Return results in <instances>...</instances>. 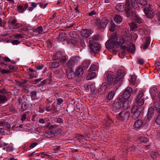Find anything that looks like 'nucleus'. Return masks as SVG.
<instances>
[{"mask_svg": "<svg viewBox=\"0 0 160 160\" xmlns=\"http://www.w3.org/2000/svg\"><path fill=\"white\" fill-rule=\"evenodd\" d=\"M144 110V108L143 107L138 106L136 105H134L131 110L132 118L136 119L141 117L143 114V111Z\"/></svg>", "mask_w": 160, "mask_h": 160, "instance_id": "f257e3e1", "label": "nucleus"}, {"mask_svg": "<svg viewBox=\"0 0 160 160\" xmlns=\"http://www.w3.org/2000/svg\"><path fill=\"white\" fill-rule=\"evenodd\" d=\"M89 51L91 54H94L98 53L100 51L101 45L98 42H95L93 41H90Z\"/></svg>", "mask_w": 160, "mask_h": 160, "instance_id": "f03ea898", "label": "nucleus"}, {"mask_svg": "<svg viewBox=\"0 0 160 160\" xmlns=\"http://www.w3.org/2000/svg\"><path fill=\"white\" fill-rule=\"evenodd\" d=\"M129 2L127 3L124 6V10L126 13V15L130 19L132 20L137 15L135 11L131 7H130Z\"/></svg>", "mask_w": 160, "mask_h": 160, "instance_id": "7ed1b4c3", "label": "nucleus"}, {"mask_svg": "<svg viewBox=\"0 0 160 160\" xmlns=\"http://www.w3.org/2000/svg\"><path fill=\"white\" fill-rule=\"evenodd\" d=\"M124 73L123 71L121 70H118L116 74V77L113 82V85L115 86L116 89L120 86L122 83L121 79L124 76Z\"/></svg>", "mask_w": 160, "mask_h": 160, "instance_id": "20e7f679", "label": "nucleus"}, {"mask_svg": "<svg viewBox=\"0 0 160 160\" xmlns=\"http://www.w3.org/2000/svg\"><path fill=\"white\" fill-rule=\"evenodd\" d=\"M115 38V36L113 35L111 37L110 39L106 42L105 46L107 49H112L117 47V43Z\"/></svg>", "mask_w": 160, "mask_h": 160, "instance_id": "39448f33", "label": "nucleus"}, {"mask_svg": "<svg viewBox=\"0 0 160 160\" xmlns=\"http://www.w3.org/2000/svg\"><path fill=\"white\" fill-rule=\"evenodd\" d=\"M132 89L130 87H127L125 90L122 95H120L118 98V100H122L123 99H128L132 93ZM122 101H123L121 100Z\"/></svg>", "mask_w": 160, "mask_h": 160, "instance_id": "423d86ee", "label": "nucleus"}, {"mask_svg": "<svg viewBox=\"0 0 160 160\" xmlns=\"http://www.w3.org/2000/svg\"><path fill=\"white\" fill-rule=\"evenodd\" d=\"M143 11L146 17L148 18H152L154 14L153 9L150 4L146 5L143 9Z\"/></svg>", "mask_w": 160, "mask_h": 160, "instance_id": "0eeeda50", "label": "nucleus"}, {"mask_svg": "<svg viewBox=\"0 0 160 160\" xmlns=\"http://www.w3.org/2000/svg\"><path fill=\"white\" fill-rule=\"evenodd\" d=\"M130 115L129 111H123L120 112L118 115L119 120L126 122L128 119Z\"/></svg>", "mask_w": 160, "mask_h": 160, "instance_id": "6e6552de", "label": "nucleus"}, {"mask_svg": "<svg viewBox=\"0 0 160 160\" xmlns=\"http://www.w3.org/2000/svg\"><path fill=\"white\" fill-rule=\"evenodd\" d=\"M144 94L142 91H139L136 98V102L138 106H141L144 103Z\"/></svg>", "mask_w": 160, "mask_h": 160, "instance_id": "1a4fd4ad", "label": "nucleus"}, {"mask_svg": "<svg viewBox=\"0 0 160 160\" xmlns=\"http://www.w3.org/2000/svg\"><path fill=\"white\" fill-rule=\"evenodd\" d=\"M128 1L130 7L133 8L137 10H140V8L137 2V0H126L124 6Z\"/></svg>", "mask_w": 160, "mask_h": 160, "instance_id": "9d476101", "label": "nucleus"}, {"mask_svg": "<svg viewBox=\"0 0 160 160\" xmlns=\"http://www.w3.org/2000/svg\"><path fill=\"white\" fill-rule=\"evenodd\" d=\"M107 77V82L109 85L112 84L113 85V80L115 76L113 72H108L106 73Z\"/></svg>", "mask_w": 160, "mask_h": 160, "instance_id": "9b49d317", "label": "nucleus"}, {"mask_svg": "<svg viewBox=\"0 0 160 160\" xmlns=\"http://www.w3.org/2000/svg\"><path fill=\"white\" fill-rule=\"evenodd\" d=\"M106 18L105 17L100 20L98 19L97 20V23H98V28L99 29H103L105 28L106 26L107 22H106Z\"/></svg>", "mask_w": 160, "mask_h": 160, "instance_id": "f8f14e48", "label": "nucleus"}, {"mask_svg": "<svg viewBox=\"0 0 160 160\" xmlns=\"http://www.w3.org/2000/svg\"><path fill=\"white\" fill-rule=\"evenodd\" d=\"M154 108L153 106H151L148 108L147 120L149 121L152 119L154 115Z\"/></svg>", "mask_w": 160, "mask_h": 160, "instance_id": "ddd939ff", "label": "nucleus"}, {"mask_svg": "<svg viewBox=\"0 0 160 160\" xmlns=\"http://www.w3.org/2000/svg\"><path fill=\"white\" fill-rule=\"evenodd\" d=\"M122 100H119V101L121 102L123 104L122 108L123 109L126 110L130 106V103H129V101L128 99H122L123 101H121Z\"/></svg>", "mask_w": 160, "mask_h": 160, "instance_id": "4468645a", "label": "nucleus"}, {"mask_svg": "<svg viewBox=\"0 0 160 160\" xmlns=\"http://www.w3.org/2000/svg\"><path fill=\"white\" fill-rule=\"evenodd\" d=\"M91 30L83 29L81 31V35L82 37L87 38L89 37L91 33Z\"/></svg>", "mask_w": 160, "mask_h": 160, "instance_id": "2eb2a0df", "label": "nucleus"}, {"mask_svg": "<svg viewBox=\"0 0 160 160\" xmlns=\"http://www.w3.org/2000/svg\"><path fill=\"white\" fill-rule=\"evenodd\" d=\"M53 60H60L63 62H66V59H65V57L62 58L61 52L57 53L53 55Z\"/></svg>", "mask_w": 160, "mask_h": 160, "instance_id": "dca6fc26", "label": "nucleus"}, {"mask_svg": "<svg viewBox=\"0 0 160 160\" xmlns=\"http://www.w3.org/2000/svg\"><path fill=\"white\" fill-rule=\"evenodd\" d=\"M112 108L113 111H116L120 109L121 108V103L117 101H115L112 103Z\"/></svg>", "mask_w": 160, "mask_h": 160, "instance_id": "f3484780", "label": "nucleus"}, {"mask_svg": "<svg viewBox=\"0 0 160 160\" xmlns=\"http://www.w3.org/2000/svg\"><path fill=\"white\" fill-rule=\"evenodd\" d=\"M115 94V92L113 90H112L110 92L108 95L106 96V100L107 102H109L112 99Z\"/></svg>", "mask_w": 160, "mask_h": 160, "instance_id": "a211bd4d", "label": "nucleus"}, {"mask_svg": "<svg viewBox=\"0 0 160 160\" xmlns=\"http://www.w3.org/2000/svg\"><path fill=\"white\" fill-rule=\"evenodd\" d=\"M113 35H114L115 36V41L117 43V45H122L125 42L124 40L122 37H117L115 34H113Z\"/></svg>", "mask_w": 160, "mask_h": 160, "instance_id": "6ab92c4d", "label": "nucleus"}, {"mask_svg": "<svg viewBox=\"0 0 160 160\" xmlns=\"http://www.w3.org/2000/svg\"><path fill=\"white\" fill-rule=\"evenodd\" d=\"M143 122L142 120L138 119L134 122L133 126L135 128L138 129L140 128L142 125Z\"/></svg>", "mask_w": 160, "mask_h": 160, "instance_id": "aec40b11", "label": "nucleus"}, {"mask_svg": "<svg viewBox=\"0 0 160 160\" xmlns=\"http://www.w3.org/2000/svg\"><path fill=\"white\" fill-rule=\"evenodd\" d=\"M158 89L155 87L152 88L150 91L151 96L153 97L159 96V94H158Z\"/></svg>", "mask_w": 160, "mask_h": 160, "instance_id": "412c9836", "label": "nucleus"}, {"mask_svg": "<svg viewBox=\"0 0 160 160\" xmlns=\"http://www.w3.org/2000/svg\"><path fill=\"white\" fill-rule=\"evenodd\" d=\"M132 20L139 24H142L144 22L143 20L137 14Z\"/></svg>", "mask_w": 160, "mask_h": 160, "instance_id": "4be33fe9", "label": "nucleus"}, {"mask_svg": "<svg viewBox=\"0 0 160 160\" xmlns=\"http://www.w3.org/2000/svg\"><path fill=\"white\" fill-rule=\"evenodd\" d=\"M107 88V83L105 82L103 83L98 89V92H101L102 94L104 93L105 92Z\"/></svg>", "mask_w": 160, "mask_h": 160, "instance_id": "5701e85b", "label": "nucleus"}, {"mask_svg": "<svg viewBox=\"0 0 160 160\" xmlns=\"http://www.w3.org/2000/svg\"><path fill=\"white\" fill-rule=\"evenodd\" d=\"M154 106L158 115H160V103L158 101H155L154 103Z\"/></svg>", "mask_w": 160, "mask_h": 160, "instance_id": "b1692460", "label": "nucleus"}, {"mask_svg": "<svg viewBox=\"0 0 160 160\" xmlns=\"http://www.w3.org/2000/svg\"><path fill=\"white\" fill-rule=\"evenodd\" d=\"M30 96L32 100H38L40 98L37 96V92L35 91H31L30 93Z\"/></svg>", "mask_w": 160, "mask_h": 160, "instance_id": "393cba45", "label": "nucleus"}, {"mask_svg": "<svg viewBox=\"0 0 160 160\" xmlns=\"http://www.w3.org/2000/svg\"><path fill=\"white\" fill-rule=\"evenodd\" d=\"M83 69L82 67L78 68L75 72V75L78 77H80L83 74Z\"/></svg>", "mask_w": 160, "mask_h": 160, "instance_id": "a878e982", "label": "nucleus"}, {"mask_svg": "<svg viewBox=\"0 0 160 160\" xmlns=\"http://www.w3.org/2000/svg\"><path fill=\"white\" fill-rule=\"evenodd\" d=\"M103 121L104 125L107 128H108L113 122L112 120L110 118H106V119L104 120Z\"/></svg>", "mask_w": 160, "mask_h": 160, "instance_id": "bb28decb", "label": "nucleus"}, {"mask_svg": "<svg viewBox=\"0 0 160 160\" xmlns=\"http://www.w3.org/2000/svg\"><path fill=\"white\" fill-rule=\"evenodd\" d=\"M66 72L67 77L68 79H72L74 77L75 74L73 71L71 70H69L67 71Z\"/></svg>", "mask_w": 160, "mask_h": 160, "instance_id": "cd10ccee", "label": "nucleus"}, {"mask_svg": "<svg viewBox=\"0 0 160 160\" xmlns=\"http://www.w3.org/2000/svg\"><path fill=\"white\" fill-rule=\"evenodd\" d=\"M59 63L58 61H54L51 63L50 64V69H52L53 68H56L59 66Z\"/></svg>", "mask_w": 160, "mask_h": 160, "instance_id": "c85d7f7f", "label": "nucleus"}, {"mask_svg": "<svg viewBox=\"0 0 160 160\" xmlns=\"http://www.w3.org/2000/svg\"><path fill=\"white\" fill-rule=\"evenodd\" d=\"M114 20L117 23H120L122 21L121 17L118 15H116L114 18Z\"/></svg>", "mask_w": 160, "mask_h": 160, "instance_id": "c756f323", "label": "nucleus"}, {"mask_svg": "<svg viewBox=\"0 0 160 160\" xmlns=\"http://www.w3.org/2000/svg\"><path fill=\"white\" fill-rule=\"evenodd\" d=\"M128 25L130 27L131 29L132 30H134L138 28V26L135 22H133L128 23Z\"/></svg>", "mask_w": 160, "mask_h": 160, "instance_id": "7c9ffc66", "label": "nucleus"}, {"mask_svg": "<svg viewBox=\"0 0 160 160\" xmlns=\"http://www.w3.org/2000/svg\"><path fill=\"white\" fill-rule=\"evenodd\" d=\"M145 42L143 46V49L147 48L150 44V39L149 37H147L145 40Z\"/></svg>", "mask_w": 160, "mask_h": 160, "instance_id": "2f4dec72", "label": "nucleus"}, {"mask_svg": "<svg viewBox=\"0 0 160 160\" xmlns=\"http://www.w3.org/2000/svg\"><path fill=\"white\" fill-rule=\"evenodd\" d=\"M120 48L121 50H122L121 51V54L124 56L126 55V52L128 51V47L125 46H121Z\"/></svg>", "mask_w": 160, "mask_h": 160, "instance_id": "473e14b6", "label": "nucleus"}, {"mask_svg": "<svg viewBox=\"0 0 160 160\" xmlns=\"http://www.w3.org/2000/svg\"><path fill=\"white\" fill-rule=\"evenodd\" d=\"M67 38L66 35L65 33H60L59 34L58 39L60 41H64Z\"/></svg>", "mask_w": 160, "mask_h": 160, "instance_id": "72a5a7b5", "label": "nucleus"}, {"mask_svg": "<svg viewBox=\"0 0 160 160\" xmlns=\"http://www.w3.org/2000/svg\"><path fill=\"white\" fill-rule=\"evenodd\" d=\"M75 61V60L74 58L70 59L67 63V66L69 67H72L74 65Z\"/></svg>", "mask_w": 160, "mask_h": 160, "instance_id": "f704fd0d", "label": "nucleus"}, {"mask_svg": "<svg viewBox=\"0 0 160 160\" xmlns=\"http://www.w3.org/2000/svg\"><path fill=\"white\" fill-rule=\"evenodd\" d=\"M50 111L52 112V113L54 114H56L58 112V111L57 110V107L53 104H52V107L50 108Z\"/></svg>", "mask_w": 160, "mask_h": 160, "instance_id": "c9c22d12", "label": "nucleus"}, {"mask_svg": "<svg viewBox=\"0 0 160 160\" xmlns=\"http://www.w3.org/2000/svg\"><path fill=\"white\" fill-rule=\"evenodd\" d=\"M128 52L131 53H133L135 50V46L134 44L132 43L129 47H128Z\"/></svg>", "mask_w": 160, "mask_h": 160, "instance_id": "e433bc0d", "label": "nucleus"}, {"mask_svg": "<svg viewBox=\"0 0 160 160\" xmlns=\"http://www.w3.org/2000/svg\"><path fill=\"white\" fill-rule=\"evenodd\" d=\"M29 107V104L26 102L23 103L22 104V107L21 109V111L23 112L25 110H27Z\"/></svg>", "mask_w": 160, "mask_h": 160, "instance_id": "4c0bfd02", "label": "nucleus"}, {"mask_svg": "<svg viewBox=\"0 0 160 160\" xmlns=\"http://www.w3.org/2000/svg\"><path fill=\"white\" fill-rule=\"evenodd\" d=\"M91 92L92 94L95 95L98 92L97 90L96 89V87L93 85H91L90 86Z\"/></svg>", "mask_w": 160, "mask_h": 160, "instance_id": "58836bf2", "label": "nucleus"}, {"mask_svg": "<svg viewBox=\"0 0 160 160\" xmlns=\"http://www.w3.org/2000/svg\"><path fill=\"white\" fill-rule=\"evenodd\" d=\"M8 100L6 96L4 95H0V103H3L7 102Z\"/></svg>", "mask_w": 160, "mask_h": 160, "instance_id": "ea45409f", "label": "nucleus"}, {"mask_svg": "<svg viewBox=\"0 0 160 160\" xmlns=\"http://www.w3.org/2000/svg\"><path fill=\"white\" fill-rule=\"evenodd\" d=\"M90 62L89 61H85L82 63V66L84 69H86L90 65Z\"/></svg>", "mask_w": 160, "mask_h": 160, "instance_id": "a19ab883", "label": "nucleus"}, {"mask_svg": "<svg viewBox=\"0 0 160 160\" xmlns=\"http://www.w3.org/2000/svg\"><path fill=\"white\" fill-rule=\"evenodd\" d=\"M28 80H22V82L16 80V82L20 87L23 86L27 82Z\"/></svg>", "mask_w": 160, "mask_h": 160, "instance_id": "79ce46f5", "label": "nucleus"}, {"mask_svg": "<svg viewBox=\"0 0 160 160\" xmlns=\"http://www.w3.org/2000/svg\"><path fill=\"white\" fill-rule=\"evenodd\" d=\"M17 22V20L16 19H14L13 20H9L8 21V23L9 25L11 26H14L16 23Z\"/></svg>", "mask_w": 160, "mask_h": 160, "instance_id": "37998d69", "label": "nucleus"}, {"mask_svg": "<svg viewBox=\"0 0 160 160\" xmlns=\"http://www.w3.org/2000/svg\"><path fill=\"white\" fill-rule=\"evenodd\" d=\"M96 76V73L92 72L89 74L87 76L86 78L87 80L91 79Z\"/></svg>", "mask_w": 160, "mask_h": 160, "instance_id": "c03bdc74", "label": "nucleus"}, {"mask_svg": "<svg viewBox=\"0 0 160 160\" xmlns=\"http://www.w3.org/2000/svg\"><path fill=\"white\" fill-rule=\"evenodd\" d=\"M139 4L142 6H146L147 5V0H137Z\"/></svg>", "mask_w": 160, "mask_h": 160, "instance_id": "a18cd8bd", "label": "nucleus"}, {"mask_svg": "<svg viewBox=\"0 0 160 160\" xmlns=\"http://www.w3.org/2000/svg\"><path fill=\"white\" fill-rule=\"evenodd\" d=\"M69 35L70 37L75 38L77 36V33L75 31H72L69 32Z\"/></svg>", "mask_w": 160, "mask_h": 160, "instance_id": "49530a36", "label": "nucleus"}, {"mask_svg": "<svg viewBox=\"0 0 160 160\" xmlns=\"http://www.w3.org/2000/svg\"><path fill=\"white\" fill-rule=\"evenodd\" d=\"M47 137L49 138L53 137L55 136V133L54 132L50 131L47 133Z\"/></svg>", "mask_w": 160, "mask_h": 160, "instance_id": "de8ad7c7", "label": "nucleus"}, {"mask_svg": "<svg viewBox=\"0 0 160 160\" xmlns=\"http://www.w3.org/2000/svg\"><path fill=\"white\" fill-rule=\"evenodd\" d=\"M116 25L114 23L112 22L111 23V26L109 28V30L112 32H114L115 29Z\"/></svg>", "mask_w": 160, "mask_h": 160, "instance_id": "09e8293b", "label": "nucleus"}, {"mask_svg": "<svg viewBox=\"0 0 160 160\" xmlns=\"http://www.w3.org/2000/svg\"><path fill=\"white\" fill-rule=\"evenodd\" d=\"M139 139L142 142H143V143H146L148 142V139L147 138L144 137H140Z\"/></svg>", "mask_w": 160, "mask_h": 160, "instance_id": "8fccbe9b", "label": "nucleus"}, {"mask_svg": "<svg viewBox=\"0 0 160 160\" xmlns=\"http://www.w3.org/2000/svg\"><path fill=\"white\" fill-rule=\"evenodd\" d=\"M156 69L158 71H160V62L156 61L155 62V64Z\"/></svg>", "mask_w": 160, "mask_h": 160, "instance_id": "3c124183", "label": "nucleus"}, {"mask_svg": "<svg viewBox=\"0 0 160 160\" xmlns=\"http://www.w3.org/2000/svg\"><path fill=\"white\" fill-rule=\"evenodd\" d=\"M17 9L20 13H22L24 12V10L22 6L18 5L17 6Z\"/></svg>", "mask_w": 160, "mask_h": 160, "instance_id": "603ef678", "label": "nucleus"}, {"mask_svg": "<svg viewBox=\"0 0 160 160\" xmlns=\"http://www.w3.org/2000/svg\"><path fill=\"white\" fill-rule=\"evenodd\" d=\"M155 122L158 125H160V115H158L156 117Z\"/></svg>", "mask_w": 160, "mask_h": 160, "instance_id": "864d4df0", "label": "nucleus"}, {"mask_svg": "<svg viewBox=\"0 0 160 160\" xmlns=\"http://www.w3.org/2000/svg\"><path fill=\"white\" fill-rule=\"evenodd\" d=\"M97 68L98 67L96 65H92L89 68V70L91 71H93L97 70Z\"/></svg>", "mask_w": 160, "mask_h": 160, "instance_id": "5fc2aeb1", "label": "nucleus"}, {"mask_svg": "<svg viewBox=\"0 0 160 160\" xmlns=\"http://www.w3.org/2000/svg\"><path fill=\"white\" fill-rule=\"evenodd\" d=\"M36 31L40 34H42L43 31L42 27L41 26L38 27L36 29Z\"/></svg>", "mask_w": 160, "mask_h": 160, "instance_id": "6e6d98bb", "label": "nucleus"}, {"mask_svg": "<svg viewBox=\"0 0 160 160\" xmlns=\"http://www.w3.org/2000/svg\"><path fill=\"white\" fill-rule=\"evenodd\" d=\"M10 72V71L9 70H7L4 69H3L2 70L1 73L2 74H4L6 73H8Z\"/></svg>", "mask_w": 160, "mask_h": 160, "instance_id": "4d7b16f0", "label": "nucleus"}, {"mask_svg": "<svg viewBox=\"0 0 160 160\" xmlns=\"http://www.w3.org/2000/svg\"><path fill=\"white\" fill-rule=\"evenodd\" d=\"M79 42L81 43V45L82 47H84L85 46V45L84 43V40L83 38H80Z\"/></svg>", "mask_w": 160, "mask_h": 160, "instance_id": "13d9d810", "label": "nucleus"}, {"mask_svg": "<svg viewBox=\"0 0 160 160\" xmlns=\"http://www.w3.org/2000/svg\"><path fill=\"white\" fill-rule=\"evenodd\" d=\"M42 78H39L38 79H36L35 81H32V83L34 84H37L39 82L41 81L42 80Z\"/></svg>", "mask_w": 160, "mask_h": 160, "instance_id": "bf43d9fd", "label": "nucleus"}, {"mask_svg": "<svg viewBox=\"0 0 160 160\" xmlns=\"http://www.w3.org/2000/svg\"><path fill=\"white\" fill-rule=\"evenodd\" d=\"M137 62L140 65H142L144 63V60L143 59H138Z\"/></svg>", "mask_w": 160, "mask_h": 160, "instance_id": "052dcab7", "label": "nucleus"}, {"mask_svg": "<svg viewBox=\"0 0 160 160\" xmlns=\"http://www.w3.org/2000/svg\"><path fill=\"white\" fill-rule=\"evenodd\" d=\"M38 144V143L37 142L32 143L30 145L29 147L31 148H33L35 147Z\"/></svg>", "mask_w": 160, "mask_h": 160, "instance_id": "680f3d73", "label": "nucleus"}, {"mask_svg": "<svg viewBox=\"0 0 160 160\" xmlns=\"http://www.w3.org/2000/svg\"><path fill=\"white\" fill-rule=\"evenodd\" d=\"M58 126L56 125H52L49 127V130H52L53 129L55 128L58 127Z\"/></svg>", "mask_w": 160, "mask_h": 160, "instance_id": "e2e57ef3", "label": "nucleus"}, {"mask_svg": "<svg viewBox=\"0 0 160 160\" xmlns=\"http://www.w3.org/2000/svg\"><path fill=\"white\" fill-rule=\"evenodd\" d=\"M60 146H56L54 147L53 150L55 151H58L60 150Z\"/></svg>", "mask_w": 160, "mask_h": 160, "instance_id": "0e129e2a", "label": "nucleus"}, {"mask_svg": "<svg viewBox=\"0 0 160 160\" xmlns=\"http://www.w3.org/2000/svg\"><path fill=\"white\" fill-rule=\"evenodd\" d=\"M56 122L61 123L63 122V120L62 118H58L56 119Z\"/></svg>", "mask_w": 160, "mask_h": 160, "instance_id": "69168bd1", "label": "nucleus"}, {"mask_svg": "<svg viewBox=\"0 0 160 160\" xmlns=\"http://www.w3.org/2000/svg\"><path fill=\"white\" fill-rule=\"evenodd\" d=\"M96 14V12L95 11H92L88 14V15L90 16H93Z\"/></svg>", "mask_w": 160, "mask_h": 160, "instance_id": "338daca9", "label": "nucleus"}, {"mask_svg": "<svg viewBox=\"0 0 160 160\" xmlns=\"http://www.w3.org/2000/svg\"><path fill=\"white\" fill-rule=\"evenodd\" d=\"M3 59L5 62H10L11 61V60L8 57H5L3 58Z\"/></svg>", "mask_w": 160, "mask_h": 160, "instance_id": "774afa93", "label": "nucleus"}]
</instances>
